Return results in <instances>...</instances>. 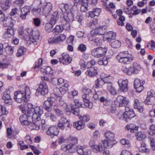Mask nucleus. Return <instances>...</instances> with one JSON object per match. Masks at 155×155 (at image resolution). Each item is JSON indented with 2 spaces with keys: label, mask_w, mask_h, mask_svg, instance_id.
I'll list each match as a JSON object with an SVG mask.
<instances>
[{
  "label": "nucleus",
  "mask_w": 155,
  "mask_h": 155,
  "mask_svg": "<svg viewBox=\"0 0 155 155\" xmlns=\"http://www.w3.org/2000/svg\"><path fill=\"white\" fill-rule=\"evenodd\" d=\"M62 28L63 30L67 31H69L71 30V25L68 20L65 19V16H64V18L62 20Z\"/></svg>",
  "instance_id": "b1692460"
},
{
  "label": "nucleus",
  "mask_w": 155,
  "mask_h": 155,
  "mask_svg": "<svg viewBox=\"0 0 155 155\" xmlns=\"http://www.w3.org/2000/svg\"><path fill=\"white\" fill-rule=\"evenodd\" d=\"M137 139L139 141H141L144 139L146 136L144 133L139 131L135 134Z\"/></svg>",
  "instance_id": "f704fd0d"
},
{
  "label": "nucleus",
  "mask_w": 155,
  "mask_h": 155,
  "mask_svg": "<svg viewBox=\"0 0 155 155\" xmlns=\"http://www.w3.org/2000/svg\"><path fill=\"white\" fill-rule=\"evenodd\" d=\"M31 91L30 88L27 86L25 87V93L23 91H18L14 93V98L17 102L21 103L27 98L30 97Z\"/></svg>",
  "instance_id": "f257e3e1"
},
{
  "label": "nucleus",
  "mask_w": 155,
  "mask_h": 155,
  "mask_svg": "<svg viewBox=\"0 0 155 155\" xmlns=\"http://www.w3.org/2000/svg\"><path fill=\"white\" fill-rule=\"evenodd\" d=\"M110 45L113 48H118L120 47L121 43L118 40H115L111 42Z\"/></svg>",
  "instance_id": "6e6d98bb"
},
{
  "label": "nucleus",
  "mask_w": 155,
  "mask_h": 155,
  "mask_svg": "<svg viewBox=\"0 0 155 155\" xmlns=\"http://www.w3.org/2000/svg\"><path fill=\"white\" fill-rule=\"evenodd\" d=\"M24 2L25 0H17L15 2L14 4L15 6H18L20 8Z\"/></svg>",
  "instance_id": "774afa93"
},
{
  "label": "nucleus",
  "mask_w": 155,
  "mask_h": 155,
  "mask_svg": "<svg viewBox=\"0 0 155 155\" xmlns=\"http://www.w3.org/2000/svg\"><path fill=\"white\" fill-rule=\"evenodd\" d=\"M149 133V134L151 135H153L155 134V125L153 124L150 126Z\"/></svg>",
  "instance_id": "680f3d73"
},
{
  "label": "nucleus",
  "mask_w": 155,
  "mask_h": 155,
  "mask_svg": "<svg viewBox=\"0 0 155 155\" xmlns=\"http://www.w3.org/2000/svg\"><path fill=\"white\" fill-rule=\"evenodd\" d=\"M79 118L80 120L84 123L88 121L90 119V116L87 114L79 116Z\"/></svg>",
  "instance_id": "de8ad7c7"
},
{
  "label": "nucleus",
  "mask_w": 155,
  "mask_h": 155,
  "mask_svg": "<svg viewBox=\"0 0 155 155\" xmlns=\"http://www.w3.org/2000/svg\"><path fill=\"white\" fill-rule=\"evenodd\" d=\"M41 11H42V9L41 7L40 8H33L31 10V12L34 15H36L39 13Z\"/></svg>",
  "instance_id": "052dcab7"
},
{
  "label": "nucleus",
  "mask_w": 155,
  "mask_h": 155,
  "mask_svg": "<svg viewBox=\"0 0 155 155\" xmlns=\"http://www.w3.org/2000/svg\"><path fill=\"white\" fill-rule=\"evenodd\" d=\"M66 38V36L63 34H61L57 37H51L48 40V42L51 44H59L64 41Z\"/></svg>",
  "instance_id": "9b49d317"
},
{
  "label": "nucleus",
  "mask_w": 155,
  "mask_h": 155,
  "mask_svg": "<svg viewBox=\"0 0 155 155\" xmlns=\"http://www.w3.org/2000/svg\"><path fill=\"white\" fill-rule=\"evenodd\" d=\"M84 93L82 94V98L84 102V104H80L81 107L86 108H88L91 109L92 107V104L90 102V97L92 95L91 90L90 89L84 88L83 89Z\"/></svg>",
  "instance_id": "f03ea898"
},
{
  "label": "nucleus",
  "mask_w": 155,
  "mask_h": 155,
  "mask_svg": "<svg viewBox=\"0 0 155 155\" xmlns=\"http://www.w3.org/2000/svg\"><path fill=\"white\" fill-rule=\"evenodd\" d=\"M139 128V126H136L133 124H128L125 127L126 129L131 133H134L135 131L137 130Z\"/></svg>",
  "instance_id": "a878e982"
},
{
  "label": "nucleus",
  "mask_w": 155,
  "mask_h": 155,
  "mask_svg": "<svg viewBox=\"0 0 155 155\" xmlns=\"http://www.w3.org/2000/svg\"><path fill=\"white\" fill-rule=\"evenodd\" d=\"M97 35L98 33L96 30H92L88 35L87 38L90 41H93L95 38H96Z\"/></svg>",
  "instance_id": "2f4dec72"
},
{
  "label": "nucleus",
  "mask_w": 155,
  "mask_h": 155,
  "mask_svg": "<svg viewBox=\"0 0 155 155\" xmlns=\"http://www.w3.org/2000/svg\"><path fill=\"white\" fill-rule=\"evenodd\" d=\"M116 58L120 63L123 64H128L133 59V57L130 56L127 51L120 52L116 56Z\"/></svg>",
  "instance_id": "20e7f679"
},
{
  "label": "nucleus",
  "mask_w": 155,
  "mask_h": 155,
  "mask_svg": "<svg viewBox=\"0 0 155 155\" xmlns=\"http://www.w3.org/2000/svg\"><path fill=\"white\" fill-rule=\"evenodd\" d=\"M25 31L28 34L29 40L32 43H36V40L38 39L40 35L38 30L33 31V29L31 28H27Z\"/></svg>",
  "instance_id": "423d86ee"
},
{
  "label": "nucleus",
  "mask_w": 155,
  "mask_h": 155,
  "mask_svg": "<svg viewBox=\"0 0 155 155\" xmlns=\"http://www.w3.org/2000/svg\"><path fill=\"white\" fill-rule=\"evenodd\" d=\"M53 91L54 95L57 97L60 96V93H61V94H64L65 92L64 91H63V88H60L58 87L54 88Z\"/></svg>",
  "instance_id": "ea45409f"
},
{
  "label": "nucleus",
  "mask_w": 155,
  "mask_h": 155,
  "mask_svg": "<svg viewBox=\"0 0 155 155\" xmlns=\"http://www.w3.org/2000/svg\"><path fill=\"white\" fill-rule=\"evenodd\" d=\"M67 18H65V19H67L68 20V21H72L73 20L74 17V14L71 12H70L67 13Z\"/></svg>",
  "instance_id": "338daca9"
},
{
  "label": "nucleus",
  "mask_w": 155,
  "mask_h": 155,
  "mask_svg": "<svg viewBox=\"0 0 155 155\" xmlns=\"http://www.w3.org/2000/svg\"><path fill=\"white\" fill-rule=\"evenodd\" d=\"M31 115H28L27 113L21 115L19 117V120L22 125H28L31 123L32 118Z\"/></svg>",
  "instance_id": "f8f14e48"
},
{
  "label": "nucleus",
  "mask_w": 155,
  "mask_h": 155,
  "mask_svg": "<svg viewBox=\"0 0 155 155\" xmlns=\"http://www.w3.org/2000/svg\"><path fill=\"white\" fill-rule=\"evenodd\" d=\"M27 113L29 115H31L33 113V111L34 108H33V105L31 103H28L27 105Z\"/></svg>",
  "instance_id": "3c124183"
},
{
  "label": "nucleus",
  "mask_w": 155,
  "mask_h": 155,
  "mask_svg": "<svg viewBox=\"0 0 155 155\" xmlns=\"http://www.w3.org/2000/svg\"><path fill=\"white\" fill-rule=\"evenodd\" d=\"M104 136L106 140L102 141L104 147L111 148L114 145L115 141V134L114 133L110 131L106 132Z\"/></svg>",
  "instance_id": "7ed1b4c3"
},
{
  "label": "nucleus",
  "mask_w": 155,
  "mask_h": 155,
  "mask_svg": "<svg viewBox=\"0 0 155 155\" xmlns=\"http://www.w3.org/2000/svg\"><path fill=\"white\" fill-rule=\"evenodd\" d=\"M39 5L41 6L43 14L45 15L49 13L52 9V4L50 2H42L41 0H39Z\"/></svg>",
  "instance_id": "1a4fd4ad"
},
{
  "label": "nucleus",
  "mask_w": 155,
  "mask_h": 155,
  "mask_svg": "<svg viewBox=\"0 0 155 155\" xmlns=\"http://www.w3.org/2000/svg\"><path fill=\"white\" fill-rule=\"evenodd\" d=\"M58 126V127L62 130L64 129L67 130L72 127L71 124H70L68 120L64 117H61L59 120Z\"/></svg>",
  "instance_id": "6e6552de"
},
{
  "label": "nucleus",
  "mask_w": 155,
  "mask_h": 155,
  "mask_svg": "<svg viewBox=\"0 0 155 155\" xmlns=\"http://www.w3.org/2000/svg\"><path fill=\"white\" fill-rule=\"evenodd\" d=\"M71 145H69V144L66 145H63L61 146V149L64 151H66L68 150L69 152L72 153L74 151L71 148Z\"/></svg>",
  "instance_id": "c03bdc74"
},
{
  "label": "nucleus",
  "mask_w": 155,
  "mask_h": 155,
  "mask_svg": "<svg viewBox=\"0 0 155 155\" xmlns=\"http://www.w3.org/2000/svg\"><path fill=\"white\" fill-rule=\"evenodd\" d=\"M85 126V124L80 120H78L73 123V126L78 130H80L83 128Z\"/></svg>",
  "instance_id": "c756f323"
},
{
  "label": "nucleus",
  "mask_w": 155,
  "mask_h": 155,
  "mask_svg": "<svg viewBox=\"0 0 155 155\" xmlns=\"http://www.w3.org/2000/svg\"><path fill=\"white\" fill-rule=\"evenodd\" d=\"M14 49L13 47L8 46L5 48V51L7 55H11L13 54Z\"/></svg>",
  "instance_id": "37998d69"
},
{
  "label": "nucleus",
  "mask_w": 155,
  "mask_h": 155,
  "mask_svg": "<svg viewBox=\"0 0 155 155\" xmlns=\"http://www.w3.org/2000/svg\"><path fill=\"white\" fill-rule=\"evenodd\" d=\"M79 107L76 106L75 105H73L71 106V111L74 115L79 116L80 114V110Z\"/></svg>",
  "instance_id": "58836bf2"
},
{
  "label": "nucleus",
  "mask_w": 155,
  "mask_h": 155,
  "mask_svg": "<svg viewBox=\"0 0 155 155\" xmlns=\"http://www.w3.org/2000/svg\"><path fill=\"white\" fill-rule=\"evenodd\" d=\"M132 9H133L134 11L133 14L134 15H138L141 12V9H137V7L136 6H133L132 7Z\"/></svg>",
  "instance_id": "0e129e2a"
},
{
  "label": "nucleus",
  "mask_w": 155,
  "mask_h": 155,
  "mask_svg": "<svg viewBox=\"0 0 155 155\" xmlns=\"http://www.w3.org/2000/svg\"><path fill=\"white\" fill-rule=\"evenodd\" d=\"M54 24H53L50 22L49 23H46L45 26V30L48 32H50L53 30V26Z\"/></svg>",
  "instance_id": "09e8293b"
},
{
  "label": "nucleus",
  "mask_w": 155,
  "mask_h": 155,
  "mask_svg": "<svg viewBox=\"0 0 155 155\" xmlns=\"http://www.w3.org/2000/svg\"><path fill=\"white\" fill-rule=\"evenodd\" d=\"M15 31L14 29L12 28L7 29L5 31L4 34L3 35V37L5 38H6L8 37H10L14 35Z\"/></svg>",
  "instance_id": "cd10ccee"
},
{
  "label": "nucleus",
  "mask_w": 155,
  "mask_h": 155,
  "mask_svg": "<svg viewBox=\"0 0 155 155\" xmlns=\"http://www.w3.org/2000/svg\"><path fill=\"white\" fill-rule=\"evenodd\" d=\"M39 121H34L32 120H31V128L32 130H38L40 129V125L39 124Z\"/></svg>",
  "instance_id": "e433bc0d"
},
{
  "label": "nucleus",
  "mask_w": 155,
  "mask_h": 155,
  "mask_svg": "<svg viewBox=\"0 0 155 155\" xmlns=\"http://www.w3.org/2000/svg\"><path fill=\"white\" fill-rule=\"evenodd\" d=\"M45 116L47 118H49L50 119L53 121H55L56 120V118L54 114L51 112L48 111L45 113Z\"/></svg>",
  "instance_id": "49530a36"
},
{
  "label": "nucleus",
  "mask_w": 155,
  "mask_h": 155,
  "mask_svg": "<svg viewBox=\"0 0 155 155\" xmlns=\"http://www.w3.org/2000/svg\"><path fill=\"white\" fill-rule=\"evenodd\" d=\"M41 71L46 74H49L51 73L52 71L51 68L50 67H47L45 68H41Z\"/></svg>",
  "instance_id": "4d7b16f0"
},
{
  "label": "nucleus",
  "mask_w": 155,
  "mask_h": 155,
  "mask_svg": "<svg viewBox=\"0 0 155 155\" xmlns=\"http://www.w3.org/2000/svg\"><path fill=\"white\" fill-rule=\"evenodd\" d=\"M78 94V91L76 90L72 91L70 92H69L68 97L71 99H74L75 96H77Z\"/></svg>",
  "instance_id": "864d4df0"
},
{
  "label": "nucleus",
  "mask_w": 155,
  "mask_h": 155,
  "mask_svg": "<svg viewBox=\"0 0 155 155\" xmlns=\"http://www.w3.org/2000/svg\"><path fill=\"white\" fill-rule=\"evenodd\" d=\"M106 28L105 26H102L96 28L94 30H96L97 32L98 33V34L103 35L105 32V30Z\"/></svg>",
  "instance_id": "603ef678"
},
{
  "label": "nucleus",
  "mask_w": 155,
  "mask_h": 155,
  "mask_svg": "<svg viewBox=\"0 0 155 155\" xmlns=\"http://www.w3.org/2000/svg\"><path fill=\"white\" fill-rule=\"evenodd\" d=\"M15 23V20L10 17L5 18L3 21V25L5 27H12Z\"/></svg>",
  "instance_id": "6ab92c4d"
},
{
  "label": "nucleus",
  "mask_w": 155,
  "mask_h": 155,
  "mask_svg": "<svg viewBox=\"0 0 155 155\" xmlns=\"http://www.w3.org/2000/svg\"><path fill=\"white\" fill-rule=\"evenodd\" d=\"M95 64V61L93 59L91 61L86 62V68H93L92 66L94 65Z\"/></svg>",
  "instance_id": "bf43d9fd"
},
{
  "label": "nucleus",
  "mask_w": 155,
  "mask_h": 155,
  "mask_svg": "<svg viewBox=\"0 0 155 155\" xmlns=\"http://www.w3.org/2000/svg\"><path fill=\"white\" fill-rule=\"evenodd\" d=\"M59 16L57 11L54 12L51 15L50 22L52 24H55L58 20Z\"/></svg>",
  "instance_id": "bb28decb"
},
{
  "label": "nucleus",
  "mask_w": 155,
  "mask_h": 155,
  "mask_svg": "<svg viewBox=\"0 0 155 155\" xmlns=\"http://www.w3.org/2000/svg\"><path fill=\"white\" fill-rule=\"evenodd\" d=\"M109 58L106 57H104L100 59L98 61L99 64L100 65H107L108 63Z\"/></svg>",
  "instance_id": "79ce46f5"
},
{
  "label": "nucleus",
  "mask_w": 155,
  "mask_h": 155,
  "mask_svg": "<svg viewBox=\"0 0 155 155\" xmlns=\"http://www.w3.org/2000/svg\"><path fill=\"white\" fill-rule=\"evenodd\" d=\"M101 12V10L99 8H95L93 9V11L89 12V16L91 18H93L95 16H98Z\"/></svg>",
  "instance_id": "c85d7f7f"
},
{
  "label": "nucleus",
  "mask_w": 155,
  "mask_h": 155,
  "mask_svg": "<svg viewBox=\"0 0 155 155\" xmlns=\"http://www.w3.org/2000/svg\"><path fill=\"white\" fill-rule=\"evenodd\" d=\"M114 104L117 107H125L129 103L128 99L126 97L120 95L114 101Z\"/></svg>",
  "instance_id": "9d476101"
},
{
  "label": "nucleus",
  "mask_w": 155,
  "mask_h": 155,
  "mask_svg": "<svg viewBox=\"0 0 155 155\" xmlns=\"http://www.w3.org/2000/svg\"><path fill=\"white\" fill-rule=\"evenodd\" d=\"M26 51V49L23 47L21 46L18 49V52L16 54L17 56L20 57L22 56Z\"/></svg>",
  "instance_id": "5fc2aeb1"
},
{
  "label": "nucleus",
  "mask_w": 155,
  "mask_h": 155,
  "mask_svg": "<svg viewBox=\"0 0 155 155\" xmlns=\"http://www.w3.org/2000/svg\"><path fill=\"white\" fill-rule=\"evenodd\" d=\"M155 102V97H147L146 100L145 102L147 104H151Z\"/></svg>",
  "instance_id": "13d9d810"
},
{
  "label": "nucleus",
  "mask_w": 155,
  "mask_h": 155,
  "mask_svg": "<svg viewBox=\"0 0 155 155\" xmlns=\"http://www.w3.org/2000/svg\"><path fill=\"white\" fill-rule=\"evenodd\" d=\"M107 51V48L106 47H100L92 49L91 51V53L94 57L100 58L105 55Z\"/></svg>",
  "instance_id": "39448f33"
},
{
  "label": "nucleus",
  "mask_w": 155,
  "mask_h": 155,
  "mask_svg": "<svg viewBox=\"0 0 155 155\" xmlns=\"http://www.w3.org/2000/svg\"><path fill=\"white\" fill-rule=\"evenodd\" d=\"M11 2V0H1L0 4L2 10L6 11L10 7Z\"/></svg>",
  "instance_id": "5701e85b"
},
{
  "label": "nucleus",
  "mask_w": 155,
  "mask_h": 155,
  "mask_svg": "<svg viewBox=\"0 0 155 155\" xmlns=\"http://www.w3.org/2000/svg\"><path fill=\"white\" fill-rule=\"evenodd\" d=\"M72 58L70 57L69 55L66 53H63L62 57L60 58L59 61L61 63L67 65L71 62Z\"/></svg>",
  "instance_id": "dca6fc26"
},
{
  "label": "nucleus",
  "mask_w": 155,
  "mask_h": 155,
  "mask_svg": "<svg viewBox=\"0 0 155 155\" xmlns=\"http://www.w3.org/2000/svg\"><path fill=\"white\" fill-rule=\"evenodd\" d=\"M123 116L124 120H125L127 122L128 120H130V118H131L135 116V114L134 111L133 110H132L128 112H125L123 114Z\"/></svg>",
  "instance_id": "393cba45"
},
{
  "label": "nucleus",
  "mask_w": 155,
  "mask_h": 155,
  "mask_svg": "<svg viewBox=\"0 0 155 155\" xmlns=\"http://www.w3.org/2000/svg\"><path fill=\"white\" fill-rule=\"evenodd\" d=\"M87 47L86 45L83 44H80L78 48V50L81 52L85 51Z\"/></svg>",
  "instance_id": "e2e57ef3"
},
{
  "label": "nucleus",
  "mask_w": 155,
  "mask_h": 155,
  "mask_svg": "<svg viewBox=\"0 0 155 155\" xmlns=\"http://www.w3.org/2000/svg\"><path fill=\"white\" fill-rule=\"evenodd\" d=\"M43 112L41 107L36 106L35 107L33 111V113L31 115L32 120L34 121H39L41 120V116Z\"/></svg>",
  "instance_id": "0eeeda50"
},
{
  "label": "nucleus",
  "mask_w": 155,
  "mask_h": 155,
  "mask_svg": "<svg viewBox=\"0 0 155 155\" xmlns=\"http://www.w3.org/2000/svg\"><path fill=\"white\" fill-rule=\"evenodd\" d=\"M75 150L80 155H84L85 152V147L84 146L78 145L76 147Z\"/></svg>",
  "instance_id": "473e14b6"
},
{
  "label": "nucleus",
  "mask_w": 155,
  "mask_h": 155,
  "mask_svg": "<svg viewBox=\"0 0 155 155\" xmlns=\"http://www.w3.org/2000/svg\"><path fill=\"white\" fill-rule=\"evenodd\" d=\"M97 67H93L90 70L87 71L85 74L86 75L90 77L95 76L97 74Z\"/></svg>",
  "instance_id": "7c9ffc66"
},
{
  "label": "nucleus",
  "mask_w": 155,
  "mask_h": 155,
  "mask_svg": "<svg viewBox=\"0 0 155 155\" xmlns=\"http://www.w3.org/2000/svg\"><path fill=\"white\" fill-rule=\"evenodd\" d=\"M145 83V81L140 80L138 78L135 79L134 82V85L137 92L140 93L144 89L143 84Z\"/></svg>",
  "instance_id": "4468645a"
},
{
  "label": "nucleus",
  "mask_w": 155,
  "mask_h": 155,
  "mask_svg": "<svg viewBox=\"0 0 155 155\" xmlns=\"http://www.w3.org/2000/svg\"><path fill=\"white\" fill-rule=\"evenodd\" d=\"M105 84L103 78L97 79L95 81V87L96 88H98L99 87V85H102Z\"/></svg>",
  "instance_id": "8fccbe9b"
},
{
  "label": "nucleus",
  "mask_w": 155,
  "mask_h": 155,
  "mask_svg": "<svg viewBox=\"0 0 155 155\" xmlns=\"http://www.w3.org/2000/svg\"><path fill=\"white\" fill-rule=\"evenodd\" d=\"M55 99L51 97L47 100L45 101L43 105L44 108L48 111H51L52 110L51 106L53 104Z\"/></svg>",
  "instance_id": "ddd939ff"
},
{
  "label": "nucleus",
  "mask_w": 155,
  "mask_h": 155,
  "mask_svg": "<svg viewBox=\"0 0 155 155\" xmlns=\"http://www.w3.org/2000/svg\"><path fill=\"white\" fill-rule=\"evenodd\" d=\"M54 29L55 32L56 33H61L63 30V28L61 25H57Z\"/></svg>",
  "instance_id": "69168bd1"
},
{
  "label": "nucleus",
  "mask_w": 155,
  "mask_h": 155,
  "mask_svg": "<svg viewBox=\"0 0 155 155\" xmlns=\"http://www.w3.org/2000/svg\"><path fill=\"white\" fill-rule=\"evenodd\" d=\"M31 10V7L29 5H26L21 8L20 18L22 19H25L26 18V16L30 14Z\"/></svg>",
  "instance_id": "f3484780"
},
{
  "label": "nucleus",
  "mask_w": 155,
  "mask_h": 155,
  "mask_svg": "<svg viewBox=\"0 0 155 155\" xmlns=\"http://www.w3.org/2000/svg\"><path fill=\"white\" fill-rule=\"evenodd\" d=\"M59 131L58 127L55 126L50 127L47 131V134L50 136L52 138L55 136H57L58 134Z\"/></svg>",
  "instance_id": "2eb2a0df"
},
{
  "label": "nucleus",
  "mask_w": 155,
  "mask_h": 155,
  "mask_svg": "<svg viewBox=\"0 0 155 155\" xmlns=\"http://www.w3.org/2000/svg\"><path fill=\"white\" fill-rule=\"evenodd\" d=\"M38 90L43 95L47 94L48 92V89L46 82H41L40 84Z\"/></svg>",
  "instance_id": "a211bd4d"
},
{
  "label": "nucleus",
  "mask_w": 155,
  "mask_h": 155,
  "mask_svg": "<svg viewBox=\"0 0 155 155\" xmlns=\"http://www.w3.org/2000/svg\"><path fill=\"white\" fill-rule=\"evenodd\" d=\"M133 67H131L132 69V74L134 73L137 74L140 70V67L136 63H134L133 64Z\"/></svg>",
  "instance_id": "4c0bfd02"
},
{
  "label": "nucleus",
  "mask_w": 155,
  "mask_h": 155,
  "mask_svg": "<svg viewBox=\"0 0 155 155\" xmlns=\"http://www.w3.org/2000/svg\"><path fill=\"white\" fill-rule=\"evenodd\" d=\"M118 83L120 89L122 91L126 92L127 90L128 81L127 80H120L118 81Z\"/></svg>",
  "instance_id": "aec40b11"
},
{
  "label": "nucleus",
  "mask_w": 155,
  "mask_h": 155,
  "mask_svg": "<svg viewBox=\"0 0 155 155\" xmlns=\"http://www.w3.org/2000/svg\"><path fill=\"white\" fill-rule=\"evenodd\" d=\"M121 70L124 73L130 75L132 74V69L131 68V67L129 68H127L126 66H123L121 68Z\"/></svg>",
  "instance_id": "a18cd8bd"
},
{
  "label": "nucleus",
  "mask_w": 155,
  "mask_h": 155,
  "mask_svg": "<svg viewBox=\"0 0 155 155\" xmlns=\"http://www.w3.org/2000/svg\"><path fill=\"white\" fill-rule=\"evenodd\" d=\"M116 34L112 31H110L104 35V39L105 40L109 42H111L112 41L114 40L116 37Z\"/></svg>",
  "instance_id": "4be33fe9"
},
{
  "label": "nucleus",
  "mask_w": 155,
  "mask_h": 155,
  "mask_svg": "<svg viewBox=\"0 0 155 155\" xmlns=\"http://www.w3.org/2000/svg\"><path fill=\"white\" fill-rule=\"evenodd\" d=\"M78 139L76 137H72L70 140V143L69 145H71V148L74 151L75 150V145L78 143Z\"/></svg>",
  "instance_id": "c9c22d12"
},
{
  "label": "nucleus",
  "mask_w": 155,
  "mask_h": 155,
  "mask_svg": "<svg viewBox=\"0 0 155 155\" xmlns=\"http://www.w3.org/2000/svg\"><path fill=\"white\" fill-rule=\"evenodd\" d=\"M134 101V108L137 109L139 112H142L143 111V104L142 102H140L137 99H135Z\"/></svg>",
  "instance_id": "412c9836"
},
{
  "label": "nucleus",
  "mask_w": 155,
  "mask_h": 155,
  "mask_svg": "<svg viewBox=\"0 0 155 155\" xmlns=\"http://www.w3.org/2000/svg\"><path fill=\"white\" fill-rule=\"evenodd\" d=\"M108 91L112 95H115L116 94L117 91L112 86L111 83H109L106 84Z\"/></svg>",
  "instance_id": "72a5a7b5"
},
{
  "label": "nucleus",
  "mask_w": 155,
  "mask_h": 155,
  "mask_svg": "<svg viewBox=\"0 0 155 155\" xmlns=\"http://www.w3.org/2000/svg\"><path fill=\"white\" fill-rule=\"evenodd\" d=\"M53 109L56 115L57 116L62 117L64 113L63 111L59 109L57 106L54 105Z\"/></svg>",
  "instance_id": "a19ab883"
}]
</instances>
